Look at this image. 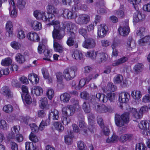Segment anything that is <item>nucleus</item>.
<instances>
[{
  "label": "nucleus",
  "mask_w": 150,
  "mask_h": 150,
  "mask_svg": "<svg viewBox=\"0 0 150 150\" xmlns=\"http://www.w3.org/2000/svg\"><path fill=\"white\" fill-rule=\"evenodd\" d=\"M34 15L38 19L42 20L44 22H50L52 21L48 25H52L54 26V30L52 32V36L53 38V46L54 50L56 51V20L54 14H47L43 12L38 11H36L34 12Z\"/></svg>",
  "instance_id": "obj_1"
},
{
  "label": "nucleus",
  "mask_w": 150,
  "mask_h": 150,
  "mask_svg": "<svg viewBox=\"0 0 150 150\" xmlns=\"http://www.w3.org/2000/svg\"><path fill=\"white\" fill-rule=\"evenodd\" d=\"M68 31V33L73 38H75V34L73 31L74 24L73 23L68 21L65 22V24L60 23L57 21V39H61L65 35V26Z\"/></svg>",
  "instance_id": "obj_2"
},
{
  "label": "nucleus",
  "mask_w": 150,
  "mask_h": 150,
  "mask_svg": "<svg viewBox=\"0 0 150 150\" xmlns=\"http://www.w3.org/2000/svg\"><path fill=\"white\" fill-rule=\"evenodd\" d=\"M129 116L128 112H125L121 115L117 114L115 115V124L118 127H122L125 124L129 122Z\"/></svg>",
  "instance_id": "obj_3"
},
{
  "label": "nucleus",
  "mask_w": 150,
  "mask_h": 150,
  "mask_svg": "<svg viewBox=\"0 0 150 150\" xmlns=\"http://www.w3.org/2000/svg\"><path fill=\"white\" fill-rule=\"evenodd\" d=\"M96 45L95 40L91 38L86 39L82 44L84 48L87 49L93 48L95 47Z\"/></svg>",
  "instance_id": "obj_4"
},
{
  "label": "nucleus",
  "mask_w": 150,
  "mask_h": 150,
  "mask_svg": "<svg viewBox=\"0 0 150 150\" xmlns=\"http://www.w3.org/2000/svg\"><path fill=\"white\" fill-rule=\"evenodd\" d=\"M118 30L120 34L122 35L126 36L128 35L130 31L128 22L127 21L125 22L123 25L119 28Z\"/></svg>",
  "instance_id": "obj_5"
},
{
  "label": "nucleus",
  "mask_w": 150,
  "mask_h": 150,
  "mask_svg": "<svg viewBox=\"0 0 150 150\" xmlns=\"http://www.w3.org/2000/svg\"><path fill=\"white\" fill-rule=\"evenodd\" d=\"M90 20V18L89 15L82 14L79 16L76 20V22L79 24H85L87 23Z\"/></svg>",
  "instance_id": "obj_6"
},
{
  "label": "nucleus",
  "mask_w": 150,
  "mask_h": 150,
  "mask_svg": "<svg viewBox=\"0 0 150 150\" xmlns=\"http://www.w3.org/2000/svg\"><path fill=\"white\" fill-rule=\"evenodd\" d=\"M75 109L71 105H68L62 109V113L66 116H70L73 115L75 111Z\"/></svg>",
  "instance_id": "obj_7"
},
{
  "label": "nucleus",
  "mask_w": 150,
  "mask_h": 150,
  "mask_svg": "<svg viewBox=\"0 0 150 150\" xmlns=\"http://www.w3.org/2000/svg\"><path fill=\"white\" fill-rule=\"evenodd\" d=\"M108 30V27L105 25L101 24L98 27V34L101 38H103L105 36Z\"/></svg>",
  "instance_id": "obj_8"
},
{
  "label": "nucleus",
  "mask_w": 150,
  "mask_h": 150,
  "mask_svg": "<svg viewBox=\"0 0 150 150\" xmlns=\"http://www.w3.org/2000/svg\"><path fill=\"white\" fill-rule=\"evenodd\" d=\"M10 4L9 8L10 16L12 18H15L17 16V12L15 8V3L14 0H10L9 1Z\"/></svg>",
  "instance_id": "obj_9"
},
{
  "label": "nucleus",
  "mask_w": 150,
  "mask_h": 150,
  "mask_svg": "<svg viewBox=\"0 0 150 150\" xmlns=\"http://www.w3.org/2000/svg\"><path fill=\"white\" fill-rule=\"evenodd\" d=\"M63 73L65 79L68 81L73 79L76 76L74 72L67 69L64 70Z\"/></svg>",
  "instance_id": "obj_10"
},
{
  "label": "nucleus",
  "mask_w": 150,
  "mask_h": 150,
  "mask_svg": "<svg viewBox=\"0 0 150 150\" xmlns=\"http://www.w3.org/2000/svg\"><path fill=\"white\" fill-rule=\"evenodd\" d=\"M145 16L146 15L145 14L142 13L138 11H137L134 13L133 16V21L138 22L144 19Z\"/></svg>",
  "instance_id": "obj_11"
},
{
  "label": "nucleus",
  "mask_w": 150,
  "mask_h": 150,
  "mask_svg": "<svg viewBox=\"0 0 150 150\" xmlns=\"http://www.w3.org/2000/svg\"><path fill=\"white\" fill-rule=\"evenodd\" d=\"M62 14L64 17L67 16L69 19L75 18L77 17L76 14L74 11H71L67 9L63 10Z\"/></svg>",
  "instance_id": "obj_12"
},
{
  "label": "nucleus",
  "mask_w": 150,
  "mask_h": 150,
  "mask_svg": "<svg viewBox=\"0 0 150 150\" xmlns=\"http://www.w3.org/2000/svg\"><path fill=\"white\" fill-rule=\"evenodd\" d=\"M139 127L144 130H150V121L149 120H142L139 124Z\"/></svg>",
  "instance_id": "obj_13"
},
{
  "label": "nucleus",
  "mask_w": 150,
  "mask_h": 150,
  "mask_svg": "<svg viewBox=\"0 0 150 150\" xmlns=\"http://www.w3.org/2000/svg\"><path fill=\"white\" fill-rule=\"evenodd\" d=\"M129 94L127 93L122 92L119 95V101L120 103H126L129 101Z\"/></svg>",
  "instance_id": "obj_14"
},
{
  "label": "nucleus",
  "mask_w": 150,
  "mask_h": 150,
  "mask_svg": "<svg viewBox=\"0 0 150 150\" xmlns=\"http://www.w3.org/2000/svg\"><path fill=\"white\" fill-rule=\"evenodd\" d=\"M39 105L42 109L46 110L49 109V105L48 103L47 99L46 97H42L39 102Z\"/></svg>",
  "instance_id": "obj_15"
},
{
  "label": "nucleus",
  "mask_w": 150,
  "mask_h": 150,
  "mask_svg": "<svg viewBox=\"0 0 150 150\" xmlns=\"http://www.w3.org/2000/svg\"><path fill=\"white\" fill-rule=\"evenodd\" d=\"M27 38L32 41L38 42L40 40L38 34L35 32L29 33L27 36Z\"/></svg>",
  "instance_id": "obj_16"
},
{
  "label": "nucleus",
  "mask_w": 150,
  "mask_h": 150,
  "mask_svg": "<svg viewBox=\"0 0 150 150\" xmlns=\"http://www.w3.org/2000/svg\"><path fill=\"white\" fill-rule=\"evenodd\" d=\"M133 139V134H127L121 135L120 137V142L124 143L127 141H131Z\"/></svg>",
  "instance_id": "obj_17"
},
{
  "label": "nucleus",
  "mask_w": 150,
  "mask_h": 150,
  "mask_svg": "<svg viewBox=\"0 0 150 150\" xmlns=\"http://www.w3.org/2000/svg\"><path fill=\"white\" fill-rule=\"evenodd\" d=\"M126 46L127 49L129 50H132V49L135 48L136 46L135 41L132 39V37H129L127 39Z\"/></svg>",
  "instance_id": "obj_18"
},
{
  "label": "nucleus",
  "mask_w": 150,
  "mask_h": 150,
  "mask_svg": "<svg viewBox=\"0 0 150 150\" xmlns=\"http://www.w3.org/2000/svg\"><path fill=\"white\" fill-rule=\"evenodd\" d=\"M1 93L7 98H11L12 96V93L9 88L7 86L3 87Z\"/></svg>",
  "instance_id": "obj_19"
},
{
  "label": "nucleus",
  "mask_w": 150,
  "mask_h": 150,
  "mask_svg": "<svg viewBox=\"0 0 150 150\" xmlns=\"http://www.w3.org/2000/svg\"><path fill=\"white\" fill-rule=\"evenodd\" d=\"M31 92L34 93L37 96H40L42 95L43 90L40 87L38 86H34L31 89Z\"/></svg>",
  "instance_id": "obj_20"
},
{
  "label": "nucleus",
  "mask_w": 150,
  "mask_h": 150,
  "mask_svg": "<svg viewBox=\"0 0 150 150\" xmlns=\"http://www.w3.org/2000/svg\"><path fill=\"white\" fill-rule=\"evenodd\" d=\"M6 29L8 33V36H11L12 35L13 25L12 23L10 21H8L6 24Z\"/></svg>",
  "instance_id": "obj_21"
},
{
  "label": "nucleus",
  "mask_w": 150,
  "mask_h": 150,
  "mask_svg": "<svg viewBox=\"0 0 150 150\" xmlns=\"http://www.w3.org/2000/svg\"><path fill=\"white\" fill-rule=\"evenodd\" d=\"M71 97L70 95L67 93L61 94L60 96V99L63 103H68L70 100Z\"/></svg>",
  "instance_id": "obj_22"
},
{
  "label": "nucleus",
  "mask_w": 150,
  "mask_h": 150,
  "mask_svg": "<svg viewBox=\"0 0 150 150\" xmlns=\"http://www.w3.org/2000/svg\"><path fill=\"white\" fill-rule=\"evenodd\" d=\"M29 80L32 83L35 82L36 84L39 81V79L37 75L35 74L31 73L28 76Z\"/></svg>",
  "instance_id": "obj_23"
},
{
  "label": "nucleus",
  "mask_w": 150,
  "mask_h": 150,
  "mask_svg": "<svg viewBox=\"0 0 150 150\" xmlns=\"http://www.w3.org/2000/svg\"><path fill=\"white\" fill-rule=\"evenodd\" d=\"M31 25L33 28L35 30H39L42 29V24L41 23L37 21H32Z\"/></svg>",
  "instance_id": "obj_24"
},
{
  "label": "nucleus",
  "mask_w": 150,
  "mask_h": 150,
  "mask_svg": "<svg viewBox=\"0 0 150 150\" xmlns=\"http://www.w3.org/2000/svg\"><path fill=\"white\" fill-rule=\"evenodd\" d=\"M97 111L100 113L106 112L108 111V108L104 105H98L96 108Z\"/></svg>",
  "instance_id": "obj_25"
},
{
  "label": "nucleus",
  "mask_w": 150,
  "mask_h": 150,
  "mask_svg": "<svg viewBox=\"0 0 150 150\" xmlns=\"http://www.w3.org/2000/svg\"><path fill=\"white\" fill-rule=\"evenodd\" d=\"M50 116L52 117V118L54 120L52 122V128L54 131L56 129V122L55 120H56V115L55 114L54 111H52L50 114Z\"/></svg>",
  "instance_id": "obj_26"
},
{
  "label": "nucleus",
  "mask_w": 150,
  "mask_h": 150,
  "mask_svg": "<svg viewBox=\"0 0 150 150\" xmlns=\"http://www.w3.org/2000/svg\"><path fill=\"white\" fill-rule=\"evenodd\" d=\"M127 59L128 58L127 57H123L118 59L117 60L115 61L112 63V65L114 66H118L120 64L125 62Z\"/></svg>",
  "instance_id": "obj_27"
},
{
  "label": "nucleus",
  "mask_w": 150,
  "mask_h": 150,
  "mask_svg": "<svg viewBox=\"0 0 150 150\" xmlns=\"http://www.w3.org/2000/svg\"><path fill=\"white\" fill-rule=\"evenodd\" d=\"M144 65L142 64L138 63L134 66V70L135 72L137 74L141 72L143 70Z\"/></svg>",
  "instance_id": "obj_28"
},
{
  "label": "nucleus",
  "mask_w": 150,
  "mask_h": 150,
  "mask_svg": "<svg viewBox=\"0 0 150 150\" xmlns=\"http://www.w3.org/2000/svg\"><path fill=\"white\" fill-rule=\"evenodd\" d=\"M131 95L132 98L135 99H139L142 97L141 92L137 90L132 91Z\"/></svg>",
  "instance_id": "obj_29"
},
{
  "label": "nucleus",
  "mask_w": 150,
  "mask_h": 150,
  "mask_svg": "<svg viewBox=\"0 0 150 150\" xmlns=\"http://www.w3.org/2000/svg\"><path fill=\"white\" fill-rule=\"evenodd\" d=\"M96 97L100 101L103 103H106L108 101V98L104 94L100 93L97 94Z\"/></svg>",
  "instance_id": "obj_30"
},
{
  "label": "nucleus",
  "mask_w": 150,
  "mask_h": 150,
  "mask_svg": "<svg viewBox=\"0 0 150 150\" xmlns=\"http://www.w3.org/2000/svg\"><path fill=\"white\" fill-rule=\"evenodd\" d=\"M117 89V87L111 82L108 83L105 89L108 91L114 92Z\"/></svg>",
  "instance_id": "obj_31"
},
{
  "label": "nucleus",
  "mask_w": 150,
  "mask_h": 150,
  "mask_svg": "<svg viewBox=\"0 0 150 150\" xmlns=\"http://www.w3.org/2000/svg\"><path fill=\"white\" fill-rule=\"evenodd\" d=\"M82 108L86 113H89L91 111V108L88 102L85 101L82 105Z\"/></svg>",
  "instance_id": "obj_32"
},
{
  "label": "nucleus",
  "mask_w": 150,
  "mask_h": 150,
  "mask_svg": "<svg viewBox=\"0 0 150 150\" xmlns=\"http://www.w3.org/2000/svg\"><path fill=\"white\" fill-rule=\"evenodd\" d=\"M12 61L10 57H8L3 59L1 64L3 66H8L11 64Z\"/></svg>",
  "instance_id": "obj_33"
},
{
  "label": "nucleus",
  "mask_w": 150,
  "mask_h": 150,
  "mask_svg": "<svg viewBox=\"0 0 150 150\" xmlns=\"http://www.w3.org/2000/svg\"><path fill=\"white\" fill-rule=\"evenodd\" d=\"M0 128L5 130L8 128V125L5 120H0Z\"/></svg>",
  "instance_id": "obj_34"
},
{
  "label": "nucleus",
  "mask_w": 150,
  "mask_h": 150,
  "mask_svg": "<svg viewBox=\"0 0 150 150\" xmlns=\"http://www.w3.org/2000/svg\"><path fill=\"white\" fill-rule=\"evenodd\" d=\"M132 112L133 113V116L136 119H139L142 117L143 115L139 111L137 112L136 109L134 108H132Z\"/></svg>",
  "instance_id": "obj_35"
},
{
  "label": "nucleus",
  "mask_w": 150,
  "mask_h": 150,
  "mask_svg": "<svg viewBox=\"0 0 150 150\" xmlns=\"http://www.w3.org/2000/svg\"><path fill=\"white\" fill-rule=\"evenodd\" d=\"M17 37L20 40L23 39L25 37L24 32L21 29H18L17 30Z\"/></svg>",
  "instance_id": "obj_36"
},
{
  "label": "nucleus",
  "mask_w": 150,
  "mask_h": 150,
  "mask_svg": "<svg viewBox=\"0 0 150 150\" xmlns=\"http://www.w3.org/2000/svg\"><path fill=\"white\" fill-rule=\"evenodd\" d=\"M70 133L68 132L69 135H66L64 137L65 142L68 144H70L72 140V136L70 135L71 134L72 132L70 131Z\"/></svg>",
  "instance_id": "obj_37"
},
{
  "label": "nucleus",
  "mask_w": 150,
  "mask_h": 150,
  "mask_svg": "<svg viewBox=\"0 0 150 150\" xmlns=\"http://www.w3.org/2000/svg\"><path fill=\"white\" fill-rule=\"evenodd\" d=\"M123 79L122 75L119 74L117 75L113 79V81L116 84H119L121 83Z\"/></svg>",
  "instance_id": "obj_38"
},
{
  "label": "nucleus",
  "mask_w": 150,
  "mask_h": 150,
  "mask_svg": "<svg viewBox=\"0 0 150 150\" xmlns=\"http://www.w3.org/2000/svg\"><path fill=\"white\" fill-rule=\"evenodd\" d=\"M10 45L13 48L16 50L19 49L21 46L20 43L16 41H13L11 42Z\"/></svg>",
  "instance_id": "obj_39"
},
{
  "label": "nucleus",
  "mask_w": 150,
  "mask_h": 150,
  "mask_svg": "<svg viewBox=\"0 0 150 150\" xmlns=\"http://www.w3.org/2000/svg\"><path fill=\"white\" fill-rule=\"evenodd\" d=\"M147 148L144 144L137 143L136 146V150H146Z\"/></svg>",
  "instance_id": "obj_40"
},
{
  "label": "nucleus",
  "mask_w": 150,
  "mask_h": 150,
  "mask_svg": "<svg viewBox=\"0 0 150 150\" xmlns=\"http://www.w3.org/2000/svg\"><path fill=\"white\" fill-rule=\"evenodd\" d=\"M115 14L119 18H122L125 17V14L124 12L120 9L116 10Z\"/></svg>",
  "instance_id": "obj_41"
},
{
  "label": "nucleus",
  "mask_w": 150,
  "mask_h": 150,
  "mask_svg": "<svg viewBox=\"0 0 150 150\" xmlns=\"http://www.w3.org/2000/svg\"><path fill=\"white\" fill-rule=\"evenodd\" d=\"M13 108V107L11 105L8 104L4 106L3 108V110L6 112L9 113L12 111Z\"/></svg>",
  "instance_id": "obj_42"
},
{
  "label": "nucleus",
  "mask_w": 150,
  "mask_h": 150,
  "mask_svg": "<svg viewBox=\"0 0 150 150\" xmlns=\"http://www.w3.org/2000/svg\"><path fill=\"white\" fill-rule=\"evenodd\" d=\"M47 9L48 12L50 13L49 14H56V9L52 5H48L47 6ZM55 16V15H54Z\"/></svg>",
  "instance_id": "obj_43"
},
{
  "label": "nucleus",
  "mask_w": 150,
  "mask_h": 150,
  "mask_svg": "<svg viewBox=\"0 0 150 150\" xmlns=\"http://www.w3.org/2000/svg\"><path fill=\"white\" fill-rule=\"evenodd\" d=\"M106 96L110 102H113L115 99V94L114 93H110L107 94Z\"/></svg>",
  "instance_id": "obj_44"
},
{
  "label": "nucleus",
  "mask_w": 150,
  "mask_h": 150,
  "mask_svg": "<svg viewBox=\"0 0 150 150\" xmlns=\"http://www.w3.org/2000/svg\"><path fill=\"white\" fill-rule=\"evenodd\" d=\"M26 150H33L34 147L33 144L32 142H26L25 143Z\"/></svg>",
  "instance_id": "obj_45"
},
{
  "label": "nucleus",
  "mask_w": 150,
  "mask_h": 150,
  "mask_svg": "<svg viewBox=\"0 0 150 150\" xmlns=\"http://www.w3.org/2000/svg\"><path fill=\"white\" fill-rule=\"evenodd\" d=\"M80 1V0H74V4L73 7L75 11L79 10V8H80L81 5Z\"/></svg>",
  "instance_id": "obj_46"
},
{
  "label": "nucleus",
  "mask_w": 150,
  "mask_h": 150,
  "mask_svg": "<svg viewBox=\"0 0 150 150\" xmlns=\"http://www.w3.org/2000/svg\"><path fill=\"white\" fill-rule=\"evenodd\" d=\"M77 144V147L79 149H80L81 150H85V148L86 146L83 141H80L78 142Z\"/></svg>",
  "instance_id": "obj_47"
},
{
  "label": "nucleus",
  "mask_w": 150,
  "mask_h": 150,
  "mask_svg": "<svg viewBox=\"0 0 150 150\" xmlns=\"http://www.w3.org/2000/svg\"><path fill=\"white\" fill-rule=\"evenodd\" d=\"M81 98L83 99L88 100L89 97V94L86 91H83L80 94Z\"/></svg>",
  "instance_id": "obj_48"
},
{
  "label": "nucleus",
  "mask_w": 150,
  "mask_h": 150,
  "mask_svg": "<svg viewBox=\"0 0 150 150\" xmlns=\"http://www.w3.org/2000/svg\"><path fill=\"white\" fill-rule=\"evenodd\" d=\"M87 83L86 80L84 79H81L79 81V84L78 86V88L79 89H80L83 87Z\"/></svg>",
  "instance_id": "obj_49"
},
{
  "label": "nucleus",
  "mask_w": 150,
  "mask_h": 150,
  "mask_svg": "<svg viewBox=\"0 0 150 150\" xmlns=\"http://www.w3.org/2000/svg\"><path fill=\"white\" fill-rule=\"evenodd\" d=\"M145 29L144 27H141L139 28L137 31L136 34L137 36H139L141 38L142 36H144L143 33L145 31Z\"/></svg>",
  "instance_id": "obj_50"
},
{
  "label": "nucleus",
  "mask_w": 150,
  "mask_h": 150,
  "mask_svg": "<svg viewBox=\"0 0 150 150\" xmlns=\"http://www.w3.org/2000/svg\"><path fill=\"white\" fill-rule=\"evenodd\" d=\"M17 6L19 9H22L25 7V2L23 0H18Z\"/></svg>",
  "instance_id": "obj_51"
},
{
  "label": "nucleus",
  "mask_w": 150,
  "mask_h": 150,
  "mask_svg": "<svg viewBox=\"0 0 150 150\" xmlns=\"http://www.w3.org/2000/svg\"><path fill=\"white\" fill-rule=\"evenodd\" d=\"M41 71L44 78L45 79L48 78L49 77V74L47 70L45 68H42Z\"/></svg>",
  "instance_id": "obj_52"
},
{
  "label": "nucleus",
  "mask_w": 150,
  "mask_h": 150,
  "mask_svg": "<svg viewBox=\"0 0 150 150\" xmlns=\"http://www.w3.org/2000/svg\"><path fill=\"white\" fill-rule=\"evenodd\" d=\"M47 95L48 98L50 99H51L54 96V91L52 89H49L47 92Z\"/></svg>",
  "instance_id": "obj_53"
},
{
  "label": "nucleus",
  "mask_w": 150,
  "mask_h": 150,
  "mask_svg": "<svg viewBox=\"0 0 150 150\" xmlns=\"http://www.w3.org/2000/svg\"><path fill=\"white\" fill-rule=\"evenodd\" d=\"M29 138L30 140L34 142H36L38 141V139L37 137L32 132L31 133L29 136Z\"/></svg>",
  "instance_id": "obj_54"
},
{
  "label": "nucleus",
  "mask_w": 150,
  "mask_h": 150,
  "mask_svg": "<svg viewBox=\"0 0 150 150\" xmlns=\"http://www.w3.org/2000/svg\"><path fill=\"white\" fill-rule=\"evenodd\" d=\"M64 76L62 73L60 72L57 73V82H62Z\"/></svg>",
  "instance_id": "obj_55"
},
{
  "label": "nucleus",
  "mask_w": 150,
  "mask_h": 150,
  "mask_svg": "<svg viewBox=\"0 0 150 150\" xmlns=\"http://www.w3.org/2000/svg\"><path fill=\"white\" fill-rule=\"evenodd\" d=\"M15 139L17 142H20L23 139V137L21 134H17L15 137Z\"/></svg>",
  "instance_id": "obj_56"
},
{
  "label": "nucleus",
  "mask_w": 150,
  "mask_h": 150,
  "mask_svg": "<svg viewBox=\"0 0 150 150\" xmlns=\"http://www.w3.org/2000/svg\"><path fill=\"white\" fill-rule=\"evenodd\" d=\"M97 122L98 125L101 128L104 127V125L102 118L100 116H98L97 117Z\"/></svg>",
  "instance_id": "obj_57"
},
{
  "label": "nucleus",
  "mask_w": 150,
  "mask_h": 150,
  "mask_svg": "<svg viewBox=\"0 0 150 150\" xmlns=\"http://www.w3.org/2000/svg\"><path fill=\"white\" fill-rule=\"evenodd\" d=\"M117 136L115 135H112L110 139L108 138L106 140V142L109 143L111 142H114L117 141Z\"/></svg>",
  "instance_id": "obj_58"
},
{
  "label": "nucleus",
  "mask_w": 150,
  "mask_h": 150,
  "mask_svg": "<svg viewBox=\"0 0 150 150\" xmlns=\"http://www.w3.org/2000/svg\"><path fill=\"white\" fill-rule=\"evenodd\" d=\"M149 110L148 107L146 105H144L142 107L140 108L139 111L143 115V113H146L148 112Z\"/></svg>",
  "instance_id": "obj_59"
},
{
  "label": "nucleus",
  "mask_w": 150,
  "mask_h": 150,
  "mask_svg": "<svg viewBox=\"0 0 150 150\" xmlns=\"http://www.w3.org/2000/svg\"><path fill=\"white\" fill-rule=\"evenodd\" d=\"M70 37L68 39L67 43L68 45L71 46L73 45L74 43L73 38H74L72 37L70 35Z\"/></svg>",
  "instance_id": "obj_60"
},
{
  "label": "nucleus",
  "mask_w": 150,
  "mask_h": 150,
  "mask_svg": "<svg viewBox=\"0 0 150 150\" xmlns=\"http://www.w3.org/2000/svg\"><path fill=\"white\" fill-rule=\"evenodd\" d=\"M64 129V127L60 122H57V130L61 132Z\"/></svg>",
  "instance_id": "obj_61"
},
{
  "label": "nucleus",
  "mask_w": 150,
  "mask_h": 150,
  "mask_svg": "<svg viewBox=\"0 0 150 150\" xmlns=\"http://www.w3.org/2000/svg\"><path fill=\"white\" fill-rule=\"evenodd\" d=\"M19 79L21 82L23 84H27L28 83V81L27 78L24 76L20 78Z\"/></svg>",
  "instance_id": "obj_62"
},
{
  "label": "nucleus",
  "mask_w": 150,
  "mask_h": 150,
  "mask_svg": "<svg viewBox=\"0 0 150 150\" xmlns=\"http://www.w3.org/2000/svg\"><path fill=\"white\" fill-rule=\"evenodd\" d=\"M16 61L19 63L22 64L25 62L24 57H15Z\"/></svg>",
  "instance_id": "obj_63"
},
{
  "label": "nucleus",
  "mask_w": 150,
  "mask_h": 150,
  "mask_svg": "<svg viewBox=\"0 0 150 150\" xmlns=\"http://www.w3.org/2000/svg\"><path fill=\"white\" fill-rule=\"evenodd\" d=\"M25 102L27 104H30L32 102V99L31 97L28 94H25Z\"/></svg>",
  "instance_id": "obj_64"
}]
</instances>
